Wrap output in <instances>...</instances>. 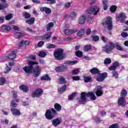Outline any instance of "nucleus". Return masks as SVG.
I'll use <instances>...</instances> for the list:
<instances>
[{"mask_svg":"<svg viewBox=\"0 0 128 128\" xmlns=\"http://www.w3.org/2000/svg\"><path fill=\"white\" fill-rule=\"evenodd\" d=\"M28 64L30 65V66H26L23 68V70L25 72H26V74H34V76H35V78L40 76V72H42V68H40V66H37L36 67L35 69L34 70V65L38 64V62L32 60H28Z\"/></svg>","mask_w":128,"mask_h":128,"instance_id":"nucleus-1","label":"nucleus"},{"mask_svg":"<svg viewBox=\"0 0 128 128\" xmlns=\"http://www.w3.org/2000/svg\"><path fill=\"white\" fill-rule=\"evenodd\" d=\"M116 48L118 50H124L122 47L120 45V44L116 43V44L112 42H110L108 45L103 46V50L107 54H110L113 49Z\"/></svg>","mask_w":128,"mask_h":128,"instance_id":"nucleus-2","label":"nucleus"},{"mask_svg":"<svg viewBox=\"0 0 128 128\" xmlns=\"http://www.w3.org/2000/svg\"><path fill=\"white\" fill-rule=\"evenodd\" d=\"M86 96H88V98H90L92 100H96V96L92 92H88V93L82 92L81 94V98L79 100V102L80 104H86Z\"/></svg>","mask_w":128,"mask_h":128,"instance_id":"nucleus-3","label":"nucleus"},{"mask_svg":"<svg viewBox=\"0 0 128 128\" xmlns=\"http://www.w3.org/2000/svg\"><path fill=\"white\" fill-rule=\"evenodd\" d=\"M54 56L58 60H60L66 58V56L64 54V50L62 48H59L54 50Z\"/></svg>","mask_w":128,"mask_h":128,"instance_id":"nucleus-4","label":"nucleus"},{"mask_svg":"<svg viewBox=\"0 0 128 128\" xmlns=\"http://www.w3.org/2000/svg\"><path fill=\"white\" fill-rule=\"evenodd\" d=\"M56 114V111L54 109L52 108L46 111L45 116L47 120H52Z\"/></svg>","mask_w":128,"mask_h":128,"instance_id":"nucleus-5","label":"nucleus"},{"mask_svg":"<svg viewBox=\"0 0 128 128\" xmlns=\"http://www.w3.org/2000/svg\"><path fill=\"white\" fill-rule=\"evenodd\" d=\"M99 12L100 8H98L97 5L94 6L91 8V9H88L86 10L87 14H94V16L98 14V12Z\"/></svg>","mask_w":128,"mask_h":128,"instance_id":"nucleus-6","label":"nucleus"},{"mask_svg":"<svg viewBox=\"0 0 128 128\" xmlns=\"http://www.w3.org/2000/svg\"><path fill=\"white\" fill-rule=\"evenodd\" d=\"M102 87L101 86H97L94 90V92L96 94V96H102L104 92H102Z\"/></svg>","mask_w":128,"mask_h":128,"instance_id":"nucleus-7","label":"nucleus"},{"mask_svg":"<svg viewBox=\"0 0 128 128\" xmlns=\"http://www.w3.org/2000/svg\"><path fill=\"white\" fill-rule=\"evenodd\" d=\"M42 94H44V90L42 88H38L32 94V98H40Z\"/></svg>","mask_w":128,"mask_h":128,"instance_id":"nucleus-8","label":"nucleus"},{"mask_svg":"<svg viewBox=\"0 0 128 128\" xmlns=\"http://www.w3.org/2000/svg\"><path fill=\"white\" fill-rule=\"evenodd\" d=\"M78 32L76 29H70L68 28H65L63 30V32L66 36H70V34H74Z\"/></svg>","mask_w":128,"mask_h":128,"instance_id":"nucleus-9","label":"nucleus"},{"mask_svg":"<svg viewBox=\"0 0 128 128\" xmlns=\"http://www.w3.org/2000/svg\"><path fill=\"white\" fill-rule=\"evenodd\" d=\"M98 76H99L96 78V80H98V82H104V79L108 76V74L106 72H104L98 74Z\"/></svg>","mask_w":128,"mask_h":128,"instance_id":"nucleus-10","label":"nucleus"},{"mask_svg":"<svg viewBox=\"0 0 128 128\" xmlns=\"http://www.w3.org/2000/svg\"><path fill=\"white\" fill-rule=\"evenodd\" d=\"M118 104L121 106H125L126 104V98L124 97H120L118 99Z\"/></svg>","mask_w":128,"mask_h":128,"instance_id":"nucleus-11","label":"nucleus"},{"mask_svg":"<svg viewBox=\"0 0 128 128\" xmlns=\"http://www.w3.org/2000/svg\"><path fill=\"white\" fill-rule=\"evenodd\" d=\"M126 14L124 13H121L116 18V22H124V20L126 19Z\"/></svg>","mask_w":128,"mask_h":128,"instance_id":"nucleus-12","label":"nucleus"},{"mask_svg":"<svg viewBox=\"0 0 128 128\" xmlns=\"http://www.w3.org/2000/svg\"><path fill=\"white\" fill-rule=\"evenodd\" d=\"M18 52L17 50H14L10 53L8 56V58L9 60H14V58H16V53Z\"/></svg>","mask_w":128,"mask_h":128,"instance_id":"nucleus-13","label":"nucleus"},{"mask_svg":"<svg viewBox=\"0 0 128 128\" xmlns=\"http://www.w3.org/2000/svg\"><path fill=\"white\" fill-rule=\"evenodd\" d=\"M106 24L108 26V30H112V18L110 17H108L106 21Z\"/></svg>","mask_w":128,"mask_h":128,"instance_id":"nucleus-14","label":"nucleus"},{"mask_svg":"<svg viewBox=\"0 0 128 128\" xmlns=\"http://www.w3.org/2000/svg\"><path fill=\"white\" fill-rule=\"evenodd\" d=\"M86 20V15H82L78 20V24H84Z\"/></svg>","mask_w":128,"mask_h":128,"instance_id":"nucleus-15","label":"nucleus"},{"mask_svg":"<svg viewBox=\"0 0 128 128\" xmlns=\"http://www.w3.org/2000/svg\"><path fill=\"white\" fill-rule=\"evenodd\" d=\"M11 112L14 116H18L20 114V110L16 108H12Z\"/></svg>","mask_w":128,"mask_h":128,"instance_id":"nucleus-16","label":"nucleus"},{"mask_svg":"<svg viewBox=\"0 0 128 128\" xmlns=\"http://www.w3.org/2000/svg\"><path fill=\"white\" fill-rule=\"evenodd\" d=\"M40 12H44L46 14H50L52 13V10L47 7H41L40 8Z\"/></svg>","mask_w":128,"mask_h":128,"instance_id":"nucleus-17","label":"nucleus"},{"mask_svg":"<svg viewBox=\"0 0 128 128\" xmlns=\"http://www.w3.org/2000/svg\"><path fill=\"white\" fill-rule=\"evenodd\" d=\"M36 18H32L30 19L27 20H26V23L30 26H32L34 24Z\"/></svg>","mask_w":128,"mask_h":128,"instance_id":"nucleus-18","label":"nucleus"},{"mask_svg":"<svg viewBox=\"0 0 128 128\" xmlns=\"http://www.w3.org/2000/svg\"><path fill=\"white\" fill-rule=\"evenodd\" d=\"M52 36V32H48L42 36V40H50Z\"/></svg>","mask_w":128,"mask_h":128,"instance_id":"nucleus-19","label":"nucleus"},{"mask_svg":"<svg viewBox=\"0 0 128 128\" xmlns=\"http://www.w3.org/2000/svg\"><path fill=\"white\" fill-rule=\"evenodd\" d=\"M61 122L62 120L58 118L55 119L52 121V124L54 126H58Z\"/></svg>","mask_w":128,"mask_h":128,"instance_id":"nucleus-20","label":"nucleus"},{"mask_svg":"<svg viewBox=\"0 0 128 128\" xmlns=\"http://www.w3.org/2000/svg\"><path fill=\"white\" fill-rule=\"evenodd\" d=\"M24 36H26L24 33L16 32L14 34V38H20Z\"/></svg>","mask_w":128,"mask_h":128,"instance_id":"nucleus-21","label":"nucleus"},{"mask_svg":"<svg viewBox=\"0 0 128 128\" xmlns=\"http://www.w3.org/2000/svg\"><path fill=\"white\" fill-rule=\"evenodd\" d=\"M19 88L24 92H28V87L26 86L22 85L19 87Z\"/></svg>","mask_w":128,"mask_h":128,"instance_id":"nucleus-22","label":"nucleus"},{"mask_svg":"<svg viewBox=\"0 0 128 128\" xmlns=\"http://www.w3.org/2000/svg\"><path fill=\"white\" fill-rule=\"evenodd\" d=\"M76 16H77L76 12H72L70 13L69 16L70 18H71L72 20H74L76 18Z\"/></svg>","mask_w":128,"mask_h":128,"instance_id":"nucleus-23","label":"nucleus"},{"mask_svg":"<svg viewBox=\"0 0 128 128\" xmlns=\"http://www.w3.org/2000/svg\"><path fill=\"white\" fill-rule=\"evenodd\" d=\"M84 32H86V30L81 29L77 32V36H79V38H82V36L84 34Z\"/></svg>","mask_w":128,"mask_h":128,"instance_id":"nucleus-24","label":"nucleus"},{"mask_svg":"<svg viewBox=\"0 0 128 128\" xmlns=\"http://www.w3.org/2000/svg\"><path fill=\"white\" fill-rule=\"evenodd\" d=\"M54 108L57 112H60L62 110V106L58 103L54 104Z\"/></svg>","mask_w":128,"mask_h":128,"instance_id":"nucleus-25","label":"nucleus"},{"mask_svg":"<svg viewBox=\"0 0 128 128\" xmlns=\"http://www.w3.org/2000/svg\"><path fill=\"white\" fill-rule=\"evenodd\" d=\"M108 0H102L104 10H108Z\"/></svg>","mask_w":128,"mask_h":128,"instance_id":"nucleus-26","label":"nucleus"},{"mask_svg":"<svg viewBox=\"0 0 128 128\" xmlns=\"http://www.w3.org/2000/svg\"><path fill=\"white\" fill-rule=\"evenodd\" d=\"M66 86L64 85L62 88H60L58 90V92L59 94H62L64 92H66Z\"/></svg>","mask_w":128,"mask_h":128,"instance_id":"nucleus-27","label":"nucleus"},{"mask_svg":"<svg viewBox=\"0 0 128 128\" xmlns=\"http://www.w3.org/2000/svg\"><path fill=\"white\" fill-rule=\"evenodd\" d=\"M66 64H68V66H72L74 64H78V61L74 60V61H70L68 60L66 61L65 62Z\"/></svg>","mask_w":128,"mask_h":128,"instance_id":"nucleus-28","label":"nucleus"},{"mask_svg":"<svg viewBox=\"0 0 128 128\" xmlns=\"http://www.w3.org/2000/svg\"><path fill=\"white\" fill-rule=\"evenodd\" d=\"M54 22H50L49 24H48L46 26V30H50V28H54Z\"/></svg>","mask_w":128,"mask_h":128,"instance_id":"nucleus-29","label":"nucleus"},{"mask_svg":"<svg viewBox=\"0 0 128 128\" xmlns=\"http://www.w3.org/2000/svg\"><path fill=\"white\" fill-rule=\"evenodd\" d=\"M127 94H128V92L126 91V90H123L121 91L120 97L126 98Z\"/></svg>","mask_w":128,"mask_h":128,"instance_id":"nucleus-30","label":"nucleus"},{"mask_svg":"<svg viewBox=\"0 0 128 128\" xmlns=\"http://www.w3.org/2000/svg\"><path fill=\"white\" fill-rule=\"evenodd\" d=\"M91 73L96 74H100V70L96 68H93L90 70Z\"/></svg>","mask_w":128,"mask_h":128,"instance_id":"nucleus-31","label":"nucleus"},{"mask_svg":"<svg viewBox=\"0 0 128 128\" xmlns=\"http://www.w3.org/2000/svg\"><path fill=\"white\" fill-rule=\"evenodd\" d=\"M18 102L16 100H14L11 102V106L13 108H16V106H18Z\"/></svg>","mask_w":128,"mask_h":128,"instance_id":"nucleus-32","label":"nucleus"},{"mask_svg":"<svg viewBox=\"0 0 128 128\" xmlns=\"http://www.w3.org/2000/svg\"><path fill=\"white\" fill-rule=\"evenodd\" d=\"M1 30H12V27L10 26L3 25L1 26Z\"/></svg>","mask_w":128,"mask_h":128,"instance_id":"nucleus-33","label":"nucleus"},{"mask_svg":"<svg viewBox=\"0 0 128 128\" xmlns=\"http://www.w3.org/2000/svg\"><path fill=\"white\" fill-rule=\"evenodd\" d=\"M41 80H50V77L46 74L41 78Z\"/></svg>","mask_w":128,"mask_h":128,"instance_id":"nucleus-34","label":"nucleus"},{"mask_svg":"<svg viewBox=\"0 0 128 128\" xmlns=\"http://www.w3.org/2000/svg\"><path fill=\"white\" fill-rule=\"evenodd\" d=\"M46 46L47 48H56V46L51 44H47Z\"/></svg>","mask_w":128,"mask_h":128,"instance_id":"nucleus-35","label":"nucleus"},{"mask_svg":"<svg viewBox=\"0 0 128 128\" xmlns=\"http://www.w3.org/2000/svg\"><path fill=\"white\" fill-rule=\"evenodd\" d=\"M84 50L85 52H88V50H92V46L90 45L85 46L84 48Z\"/></svg>","mask_w":128,"mask_h":128,"instance_id":"nucleus-36","label":"nucleus"},{"mask_svg":"<svg viewBox=\"0 0 128 128\" xmlns=\"http://www.w3.org/2000/svg\"><path fill=\"white\" fill-rule=\"evenodd\" d=\"M112 76L114 78H118V73L116 71L112 72Z\"/></svg>","mask_w":128,"mask_h":128,"instance_id":"nucleus-37","label":"nucleus"},{"mask_svg":"<svg viewBox=\"0 0 128 128\" xmlns=\"http://www.w3.org/2000/svg\"><path fill=\"white\" fill-rule=\"evenodd\" d=\"M46 53L44 52H40L38 54V56L40 58H46Z\"/></svg>","mask_w":128,"mask_h":128,"instance_id":"nucleus-38","label":"nucleus"},{"mask_svg":"<svg viewBox=\"0 0 128 128\" xmlns=\"http://www.w3.org/2000/svg\"><path fill=\"white\" fill-rule=\"evenodd\" d=\"M6 8V3L2 2L0 4V10H4V8Z\"/></svg>","mask_w":128,"mask_h":128,"instance_id":"nucleus-39","label":"nucleus"},{"mask_svg":"<svg viewBox=\"0 0 128 128\" xmlns=\"http://www.w3.org/2000/svg\"><path fill=\"white\" fill-rule=\"evenodd\" d=\"M58 84H66V80L64 78H61L58 80Z\"/></svg>","mask_w":128,"mask_h":128,"instance_id":"nucleus-40","label":"nucleus"},{"mask_svg":"<svg viewBox=\"0 0 128 128\" xmlns=\"http://www.w3.org/2000/svg\"><path fill=\"white\" fill-rule=\"evenodd\" d=\"M104 64H112V60L110 58H106L104 60Z\"/></svg>","mask_w":128,"mask_h":128,"instance_id":"nucleus-41","label":"nucleus"},{"mask_svg":"<svg viewBox=\"0 0 128 128\" xmlns=\"http://www.w3.org/2000/svg\"><path fill=\"white\" fill-rule=\"evenodd\" d=\"M71 4H70V2H67L65 3L64 4V8H66V10H68V8H70Z\"/></svg>","mask_w":128,"mask_h":128,"instance_id":"nucleus-42","label":"nucleus"},{"mask_svg":"<svg viewBox=\"0 0 128 128\" xmlns=\"http://www.w3.org/2000/svg\"><path fill=\"white\" fill-rule=\"evenodd\" d=\"M92 38L94 42H98L100 40V38L98 36H92Z\"/></svg>","mask_w":128,"mask_h":128,"instance_id":"nucleus-43","label":"nucleus"},{"mask_svg":"<svg viewBox=\"0 0 128 128\" xmlns=\"http://www.w3.org/2000/svg\"><path fill=\"white\" fill-rule=\"evenodd\" d=\"M6 84V79L4 78H0V86H4Z\"/></svg>","mask_w":128,"mask_h":128,"instance_id":"nucleus-44","label":"nucleus"},{"mask_svg":"<svg viewBox=\"0 0 128 128\" xmlns=\"http://www.w3.org/2000/svg\"><path fill=\"white\" fill-rule=\"evenodd\" d=\"M120 128V126H118V123L112 124L111 126H110L109 127V128Z\"/></svg>","mask_w":128,"mask_h":128,"instance_id":"nucleus-45","label":"nucleus"},{"mask_svg":"<svg viewBox=\"0 0 128 128\" xmlns=\"http://www.w3.org/2000/svg\"><path fill=\"white\" fill-rule=\"evenodd\" d=\"M12 14H8L5 16V20H10L12 19Z\"/></svg>","mask_w":128,"mask_h":128,"instance_id":"nucleus-46","label":"nucleus"},{"mask_svg":"<svg viewBox=\"0 0 128 128\" xmlns=\"http://www.w3.org/2000/svg\"><path fill=\"white\" fill-rule=\"evenodd\" d=\"M76 94V92L72 93V94L68 96L69 100H72L74 98V96Z\"/></svg>","mask_w":128,"mask_h":128,"instance_id":"nucleus-47","label":"nucleus"},{"mask_svg":"<svg viewBox=\"0 0 128 128\" xmlns=\"http://www.w3.org/2000/svg\"><path fill=\"white\" fill-rule=\"evenodd\" d=\"M23 16H24L25 18H30V14L28 13V12H24L23 14Z\"/></svg>","mask_w":128,"mask_h":128,"instance_id":"nucleus-48","label":"nucleus"},{"mask_svg":"<svg viewBox=\"0 0 128 128\" xmlns=\"http://www.w3.org/2000/svg\"><path fill=\"white\" fill-rule=\"evenodd\" d=\"M117 7L116 6H112L110 8V10L112 12H116V10Z\"/></svg>","mask_w":128,"mask_h":128,"instance_id":"nucleus-49","label":"nucleus"},{"mask_svg":"<svg viewBox=\"0 0 128 128\" xmlns=\"http://www.w3.org/2000/svg\"><path fill=\"white\" fill-rule=\"evenodd\" d=\"M24 44V40H22L19 42L18 44V46L19 48H22Z\"/></svg>","mask_w":128,"mask_h":128,"instance_id":"nucleus-50","label":"nucleus"},{"mask_svg":"<svg viewBox=\"0 0 128 128\" xmlns=\"http://www.w3.org/2000/svg\"><path fill=\"white\" fill-rule=\"evenodd\" d=\"M76 56H78V58H82V52L81 51H78L76 52Z\"/></svg>","mask_w":128,"mask_h":128,"instance_id":"nucleus-51","label":"nucleus"},{"mask_svg":"<svg viewBox=\"0 0 128 128\" xmlns=\"http://www.w3.org/2000/svg\"><path fill=\"white\" fill-rule=\"evenodd\" d=\"M84 80L85 82H90V80H92V78H90L88 76L87 77H84Z\"/></svg>","mask_w":128,"mask_h":128,"instance_id":"nucleus-52","label":"nucleus"},{"mask_svg":"<svg viewBox=\"0 0 128 128\" xmlns=\"http://www.w3.org/2000/svg\"><path fill=\"white\" fill-rule=\"evenodd\" d=\"M44 44V41H40L38 44V48H42Z\"/></svg>","mask_w":128,"mask_h":128,"instance_id":"nucleus-53","label":"nucleus"},{"mask_svg":"<svg viewBox=\"0 0 128 128\" xmlns=\"http://www.w3.org/2000/svg\"><path fill=\"white\" fill-rule=\"evenodd\" d=\"M72 74H80V70L78 69H75L72 72Z\"/></svg>","mask_w":128,"mask_h":128,"instance_id":"nucleus-54","label":"nucleus"},{"mask_svg":"<svg viewBox=\"0 0 128 128\" xmlns=\"http://www.w3.org/2000/svg\"><path fill=\"white\" fill-rule=\"evenodd\" d=\"M73 80H80V76H74L72 77Z\"/></svg>","mask_w":128,"mask_h":128,"instance_id":"nucleus-55","label":"nucleus"},{"mask_svg":"<svg viewBox=\"0 0 128 128\" xmlns=\"http://www.w3.org/2000/svg\"><path fill=\"white\" fill-rule=\"evenodd\" d=\"M56 72H62V66H58L56 68Z\"/></svg>","mask_w":128,"mask_h":128,"instance_id":"nucleus-56","label":"nucleus"},{"mask_svg":"<svg viewBox=\"0 0 128 128\" xmlns=\"http://www.w3.org/2000/svg\"><path fill=\"white\" fill-rule=\"evenodd\" d=\"M10 70H12V68L7 66L6 68V70L4 71V73L8 74V72H10Z\"/></svg>","mask_w":128,"mask_h":128,"instance_id":"nucleus-57","label":"nucleus"},{"mask_svg":"<svg viewBox=\"0 0 128 128\" xmlns=\"http://www.w3.org/2000/svg\"><path fill=\"white\" fill-rule=\"evenodd\" d=\"M46 1L49 2L50 4H54L56 2V0H46Z\"/></svg>","mask_w":128,"mask_h":128,"instance_id":"nucleus-58","label":"nucleus"},{"mask_svg":"<svg viewBox=\"0 0 128 128\" xmlns=\"http://www.w3.org/2000/svg\"><path fill=\"white\" fill-rule=\"evenodd\" d=\"M122 36V38H128V33L126 32H123L121 34Z\"/></svg>","mask_w":128,"mask_h":128,"instance_id":"nucleus-59","label":"nucleus"},{"mask_svg":"<svg viewBox=\"0 0 128 128\" xmlns=\"http://www.w3.org/2000/svg\"><path fill=\"white\" fill-rule=\"evenodd\" d=\"M0 122L2 124H8V120H6L4 122V120H1Z\"/></svg>","mask_w":128,"mask_h":128,"instance_id":"nucleus-60","label":"nucleus"},{"mask_svg":"<svg viewBox=\"0 0 128 128\" xmlns=\"http://www.w3.org/2000/svg\"><path fill=\"white\" fill-rule=\"evenodd\" d=\"M90 32H92V30H90V28H88L86 31V34H90Z\"/></svg>","mask_w":128,"mask_h":128,"instance_id":"nucleus-61","label":"nucleus"},{"mask_svg":"<svg viewBox=\"0 0 128 128\" xmlns=\"http://www.w3.org/2000/svg\"><path fill=\"white\" fill-rule=\"evenodd\" d=\"M113 66H115V68H118V66H120V63L118 62H116L114 63Z\"/></svg>","mask_w":128,"mask_h":128,"instance_id":"nucleus-62","label":"nucleus"},{"mask_svg":"<svg viewBox=\"0 0 128 128\" xmlns=\"http://www.w3.org/2000/svg\"><path fill=\"white\" fill-rule=\"evenodd\" d=\"M28 58H29L30 60H36V56H34V55H31V56H29Z\"/></svg>","mask_w":128,"mask_h":128,"instance_id":"nucleus-63","label":"nucleus"},{"mask_svg":"<svg viewBox=\"0 0 128 128\" xmlns=\"http://www.w3.org/2000/svg\"><path fill=\"white\" fill-rule=\"evenodd\" d=\"M116 66H114V65H112V66H111L109 70H116Z\"/></svg>","mask_w":128,"mask_h":128,"instance_id":"nucleus-64","label":"nucleus"}]
</instances>
